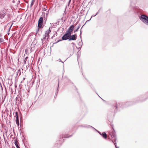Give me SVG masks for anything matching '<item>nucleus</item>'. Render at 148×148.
Segmentation results:
<instances>
[{
  "label": "nucleus",
  "instance_id": "nucleus-23",
  "mask_svg": "<svg viewBox=\"0 0 148 148\" xmlns=\"http://www.w3.org/2000/svg\"><path fill=\"white\" fill-rule=\"evenodd\" d=\"M100 135H101V134L100 133Z\"/></svg>",
  "mask_w": 148,
  "mask_h": 148
},
{
  "label": "nucleus",
  "instance_id": "nucleus-14",
  "mask_svg": "<svg viewBox=\"0 0 148 148\" xmlns=\"http://www.w3.org/2000/svg\"><path fill=\"white\" fill-rule=\"evenodd\" d=\"M13 24V23H12V24L10 26V27L9 28V31H10V28H11V27H12V25Z\"/></svg>",
  "mask_w": 148,
  "mask_h": 148
},
{
  "label": "nucleus",
  "instance_id": "nucleus-20",
  "mask_svg": "<svg viewBox=\"0 0 148 148\" xmlns=\"http://www.w3.org/2000/svg\"><path fill=\"white\" fill-rule=\"evenodd\" d=\"M13 3H14V1H13Z\"/></svg>",
  "mask_w": 148,
  "mask_h": 148
},
{
  "label": "nucleus",
  "instance_id": "nucleus-19",
  "mask_svg": "<svg viewBox=\"0 0 148 148\" xmlns=\"http://www.w3.org/2000/svg\"><path fill=\"white\" fill-rule=\"evenodd\" d=\"M97 13L96 14V15H95V16L97 14Z\"/></svg>",
  "mask_w": 148,
  "mask_h": 148
},
{
  "label": "nucleus",
  "instance_id": "nucleus-11",
  "mask_svg": "<svg viewBox=\"0 0 148 148\" xmlns=\"http://www.w3.org/2000/svg\"><path fill=\"white\" fill-rule=\"evenodd\" d=\"M51 30L50 29L48 30H47L45 32V33L49 35V33L51 32Z\"/></svg>",
  "mask_w": 148,
  "mask_h": 148
},
{
  "label": "nucleus",
  "instance_id": "nucleus-21",
  "mask_svg": "<svg viewBox=\"0 0 148 148\" xmlns=\"http://www.w3.org/2000/svg\"><path fill=\"white\" fill-rule=\"evenodd\" d=\"M33 4L32 3L31 5H33Z\"/></svg>",
  "mask_w": 148,
  "mask_h": 148
},
{
  "label": "nucleus",
  "instance_id": "nucleus-10",
  "mask_svg": "<svg viewBox=\"0 0 148 148\" xmlns=\"http://www.w3.org/2000/svg\"><path fill=\"white\" fill-rule=\"evenodd\" d=\"M102 136L104 138L106 139L107 138V136L105 132H103L102 133Z\"/></svg>",
  "mask_w": 148,
  "mask_h": 148
},
{
  "label": "nucleus",
  "instance_id": "nucleus-3",
  "mask_svg": "<svg viewBox=\"0 0 148 148\" xmlns=\"http://www.w3.org/2000/svg\"><path fill=\"white\" fill-rule=\"evenodd\" d=\"M43 22V18L42 17H40L38 21V26L39 27H41L42 25Z\"/></svg>",
  "mask_w": 148,
  "mask_h": 148
},
{
  "label": "nucleus",
  "instance_id": "nucleus-5",
  "mask_svg": "<svg viewBox=\"0 0 148 148\" xmlns=\"http://www.w3.org/2000/svg\"><path fill=\"white\" fill-rule=\"evenodd\" d=\"M77 37V36L76 34L72 35H70V36H69V37H70V38L69 39V40H75L76 39Z\"/></svg>",
  "mask_w": 148,
  "mask_h": 148
},
{
  "label": "nucleus",
  "instance_id": "nucleus-1",
  "mask_svg": "<svg viewBox=\"0 0 148 148\" xmlns=\"http://www.w3.org/2000/svg\"><path fill=\"white\" fill-rule=\"evenodd\" d=\"M140 19L143 22H145L147 23V24L148 25V17L146 16L142 15H141Z\"/></svg>",
  "mask_w": 148,
  "mask_h": 148
},
{
  "label": "nucleus",
  "instance_id": "nucleus-13",
  "mask_svg": "<svg viewBox=\"0 0 148 148\" xmlns=\"http://www.w3.org/2000/svg\"><path fill=\"white\" fill-rule=\"evenodd\" d=\"M80 27V25H79L78 28H77V29L76 30H74V32L75 33V32H77V31H78V29H79V28Z\"/></svg>",
  "mask_w": 148,
  "mask_h": 148
},
{
  "label": "nucleus",
  "instance_id": "nucleus-8",
  "mask_svg": "<svg viewBox=\"0 0 148 148\" xmlns=\"http://www.w3.org/2000/svg\"><path fill=\"white\" fill-rule=\"evenodd\" d=\"M49 37V35L45 33V35L42 39V40H44L45 39L47 40Z\"/></svg>",
  "mask_w": 148,
  "mask_h": 148
},
{
  "label": "nucleus",
  "instance_id": "nucleus-4",
  "mask_svg": "<svg viewBox=\"0 0 148 148\" xmlns=\"http://www.w3.org/2000/svg\"><path fill=\"white\" fill-rule=\"evenodd\" d=\"M6 10L5 9L3 10L0 12V18H3L5 16L6 13Z\"/></svg>",
  "mask_w": 148,
  "mask_h": 148
},
{
  "label": "nucleus",
  "instance_id": "nucleus-7",
  "mask_svg": "<svg viewBox=\"0 0 148 148\" xmlns=\"http://www.w3.org/2000/svg\"><path fill=\"white\" fill-rule=\"evenodd\" d=\"M15 114L16 116V124L18 126H19V120H18V112H16L15 113Z\"/></svg>",
  "mask_w": 148,
  "mask_h": 148
},
{
  "label": "nucleus",
  "instance_id": "nucleus-6",
  "mask_svg": "<svg viewBox=\"0 0 148 148\" xmlns=\"http://www.w3.org/2000/svg\"><path fill=\"white\" fill-rule=\"evenodd\" d=\"M70 36V35L67 33H66L62 37V40H66L68 39Z\"/></svg>",
  "mask_w": 148,
  "mask_h": 148
},
{
  "label": "nucleus",
  "instance_id": "nucleus-12",
  "mask_svg": "<svg viewBox=\"0 0 148 148\" xmlns=\"http://www.w3.org/2000/svg\"><path fill=\"white\" fill-rule=\"evenodd\" d=\"M29 36H30V37H31V38L32 37V36H33L34 37H35V36H34L33 34L32 33H30L29 35Z\"/></svg>",
  "mask_w": 148,
  "mask_h": 148
},
{
  "label": "nucleus",
  "instance_id": "nucleus-16",
  "mask_svg": "<svg viewBox=\"0 0 148 148\" xmlns=\"http://www.w3.org/2000/svg\"><path fill=\"white\" fill-rule=\"evenodd\" d=\"M111 137H114V135H111Z\"/></svg>",
  "mask_w": 148,
  "mask_h": 148
},
{
  "label": "nucleus",
  "instance_id": "nucleus-18",
  "mask_svg": "<svg viewBox=\"0 0 148 148\" xmlns=\"http://www.w3.org/2000/svg\"><path fill=\"white\" fill-rule=\"evenodd\" d=\"M25 79V78H23V80H24V79Z\"/></svg>",
  "mask_w": 148,
  "mask_h": 148
},
{
  "label": "nucleus",
  "instance_id": "nucleus-15",
  "mask_svg": "<svg viewBox=\"0 0 148 148\" xmlns=\"http://www.w3.org/2000/svg\"><path fill=\"white\" fill-rule=\"evenodd\" d=\"M114 145H115V147H116V148H119V147H116V143H114Z\"/></svg>",
  "mask_w": 148,
  "mask_h": 148
},
{
  "label": "nucleus",
  "instance_id": "nucleus-2",
  "mask_svg": "<svg viewBox=\"0 0 148 148\" xmlns=\"http://www.w3.org/2000/svg\"><path fill=\"white\" fill-rule=\"evenodd\" d=\"M74 27V26L73 25H72L70 26L67 31V33L70 35L72 33V32L73 30Z\"/></svg>",
  "mask_w": 148,
  "mask_h": 148
},
{
  "label": "nucleus",
  "instance_id": "nucleus-22",
  "mask_svg": "<svg viewBox=\"0 0 148 148\" xmlns=\"http://www.w3.org/2000/svg\"><path fill=\"white\" fill-rule=\"evenodd\" d=\"M8 35H9V33H8Z\"/></svg>",
  "mask_w": 148,
  "mask_h": 148
},
{
  "label": "nucleus",
  "instance_id": "nucleus-9",
  "mask_svg": "<svg viewBox=\"0 0 148 148\" xmlns=\"http://www.w3.org/2000/svg\"><path fill=\"white\" fill-rule=\"evenodd\" d=\"M15 144L17 148H20L19 145L18 144V142L17 141L16 139H15Z\"/></svg>",
  "mask_w": 148,
  "mask_h": 148
},
{
  "label": "nucleus",
  "instance_id": "nucleus-17",
  "mask_svg": "<svg viewBox=\"0 0 148 148\" xmlns=\"http://www.w3.org/2000/svg\"><path fill=\"white\" fill-rule=\"evenodd\" d=\"M43 10L44 11H45V9L44 8L43 9Z\"/></svg>",
  "mask_w": 148,
  "mask_h": 148
}]
</instances>
